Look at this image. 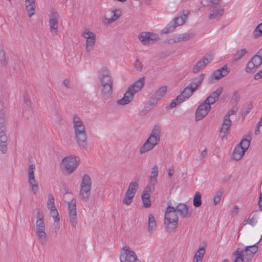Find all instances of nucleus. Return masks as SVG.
Returning <instances> with one entry per match:
<instances>
[{
	"instance_id": "nucleus-1",
	"label": "nucleus",
	"mask_w": 262,
	"mask_h": 262,
	"mask_svg": "<svg viewBox=\"0 0 262 262\" xmlns=\"http://www.w3.org/2000/svg\"><path fill=\"white\" fill-rule=\"evenodd\" d=\"M144 77H141L136 80L134 83L128 87V90L124 94L123 97L122 99L117 100V104L118 105H123L127 104L132 101L135 94L141 90L144 85Z\"/></svg>"
},
{
	"instance_id": "nucleus-2",
	"label": "nucleus",
	"mask_w": 262,
	"mask_h": 262,
	"mask_svg": "<svg viewBox=\"0 0 262 262\" xmlns=\"http://www.w3.org/2000/svg\"><path fill=\"white\" fill-rule=\"evenodd\" d=\"M160 127L158 125H155L149 138L140 148V154L142 155L154 148L160 142Z\"/></svg>"
},
{
	"instance_id": "nucleus-3",
	"label": "nucleus",
	"mask_w": 262,
	"mask_h": 262,
	"mask_svg": "<svg viewBox=\"0 0 262 262\" xmlns=\"http://www.w3.org/2000/svg\"><path fill=\"white\" fill-rule=\"evenodd\" d=\"M176 212L174 207L170 206L167 207L164 224L166 230L169 232L174 230L178 226V216Z\"/></svg>"
},
{
	"instance_id": "nucleus-4",
	"label": "nucleus",
	"mask_w": 262,
	"mask_h": 262,
	"mask_svg": "<svg viewBox=\"0 0 262 262\" xmlns=\"http://www.w3.org/2000/svg\"><path fill=\"white\" fill-rule=\"evenodd\" d=\"M204 79V75L201 74L198 77L195 78L194 80L191 82L189 84L186 86L180 95L179 96H182L181 99L183 101L185 99H188L197 89L198 86L201 84Z\"/></svg>"
},
{
	"instance_id": "nucleus-5",
	"label": "nucleus",
	"mask_w": 262,
	"mask_h": 262,
	"mask_svg": "<svg viewBox=\"0 0 262 262\" xmlns=\"http://www.w3.org/2000/svg\"><path fill=\"white\" fill-rule=\"evenodd\" d=\"M74 132L78 146L81 149L86 150L88 138L85 126L74 128Z\"/></svg>"
},
{
	"instance_id": "nucleus-6",
	"label": "nucleus",
	"mask_w": 262,
	"mask_h": 262,
	"mask_svg": "<svg viewBox=\"0 0 262 262\" xmlns=\"http://www.w3.org/2000/svg\"><path fill=\"white\" fill-rule=\"evenodd\" d=\"M119 258L121 262H141L135 252L128 246L121 248Z\"/></svg>"
},
{
	"instance_id": "nucleus-7",
	"label": "nucleus",
	"mask_w": 262,
	"mask_h": 262,
	"mask_svg": "<svg viewBox=\"0 0 262 262\" xmlns=\"http://www.w3.org/2000/svg\"><path fill=\"white\" fill-rule=\"evenodd\" d=\"M189 14V11L188 10H184L182 15L175 18L172 21H171L167 25L162 31L164 33L172 32L177 26L182 25L185 22Z\"/></svg>"
},
{
	"instance_id": "nucleus-8",
	"label": "nucleus",
	"mask_w": 262,
	"mask_h": 262,
	"mask_svg": "<svg viewBox=\"0 0 262 262\" xmlns=\"http://www.w3.org/2000/svg\"><path fill=\"white\" fill-rule=\"evenodd\" d=\"M91 180L88 174H84L80 184V195L82 199L86 201L89 197L90 194V190L91 189Z\"/></svg>"
},
{
	"instance_id": "nucleus-9",
	"label": "nucleus",
	"mask_w": 262,
	"mask_h": 262,
	"mask_svg": "<svg viewBox=\"0 0 262 262\" xmlns=\"http://www.w3.org/2000/svg\"><path fill=\"white\" fill-rule=\"evenodd\" d=\"M139 187V184L137 182H131L125 194L124 199H123L122 203L126 205H130L133 200L135 194Z\"/></svg>"
},
{
	"instance_id": "nucleus-10",
	"label": "nucleus",
	"mask_w": 262,
	"mask_h": 262,
	"mask_svg": "<svg viewBox=\"0 0 262 262\" xmlns=\"http://www.w3.org/2000/svg\"><path fill=\"white\" fill-rule=\"evenodd\" d=\"M81 36L86 39L85 50L88 52H91L93 49L96 42V35L95 33L89 31V29H85L81 33Z\"/></svg>"
},
{
	"instance_id": "nucleus-11",
	"label": "nucleus",
	"mask_w": 262,
	"mask_h": 262,
	"mask_svg": "<svg viewBox=\"0 0 262 262\" xmlns=\"http://www.w3.org/2000/svg\"><path fill=\"white\" fill-rule=\"evenodd\" d=\"M49 17L50 31L52 35H55L57 34L58 31L59 15L58 13L52 8L50 11Z\"/></svg>"
},
{
	"instance_id": "nucleus-12",
	"label": "nucleus",
	"mask_w": 262,
	"mask_h": 262,
	"mask_svg": "<svg viewBox=\"0 0 262 262\" xmlns=\"http://www.w3.org/2000/svg\"><path fill=\"white\" fill-rule=\"evenodd\" d=\"M79 161L78 157L70 156L64 158L62 162L69 173H71L77 167Z\"/></svg>"
},
{
	"instance_id": "nucleus-13",
	"label": "nucleus",
	"mask_w": 262,
	"mask_h": 262,
	"mask_svg": "<svg viewBox=\"0 0 262 262\" xmlns=\"http://www.w3.org/2000/svg\"><path fill=\"white\" fill-rule=\"evenodd\" d=\"M68 203L70 223L71 224V226L74 229H75L77 223L76 202L75 200L72 199Z\"/></svg>"
},
{
	"instance_id": "nucleus-14",
	"label": "nucleus",
	"mask_w": 262,
	"mask_h": 262,
	"mask_svg": "<svg viewBox=\"0 0 262 262\" xmlns=\"http://www.w3.org/2000/svg\"><path fill=\"white\" fill-rule=\"evenodd\" d=\"M35 164H33L29 165L28 169V183L30 186L33 192L34 193H36L38 190V185L35 178Z\"/></svg>"
},
{
	"instance_id": "nucleus-15",
	"label": "nucleus",
	"mask_w": 262,
	"mask_h": 262,
	"mask_svg": "<svg viewBox=\"0 0 262 262\" xmlns=\"http://www.w3.org/2000/svg\"><path fill=\"white\" fill-rule=\"evenodd\" d=\"M167 91V87L162 86L155 92L149 101V104L154 107L158 104V102L165 95Z\"/></svg>"
},
{
	"instance_id": "nucleus-16",
	"label": "nucleus",
	"mask_w": 262,
	"mask_h": 262,
	"mask_svg": "<svg viewBox=\"0 0 262 262\" xmlns=\"http://www.w3.org/2000/svg\"><path fill=\"white\" fill-rule=\"evenodd\" d=\"M211 106L203 102L198 107L195 112V119L199 121L205 117L210 111Z\"/></svg>"
},
{
	"instance_id": "nucleus-17",
	"label": "nucleus",
	"mask_w": 262,
	"mask_h": 262,
	"mask_svg": "<svg viewBox=\"0 0 262 262\" xmlns=\"http://www.w3.org/2000/svg\"><path fill=\"white\" fill-rule=\"evenodd\" d=\"M231 125V121L230 119V117L228 115L224 116V121L222 123V128L220 133V137L222 139H226L228 134V130Z\"/></svg>"
},
{
	"instance_id": "nucleus-18",
	"label": "nucleus",
	"mask_w": 262,
	"mask_h": 262,
	"mask_svg": "<svg viewBox=\"0 0 262 262\" xmlns=\"http://www.w3.org/2000/svg\"><path fill=\"white\" fill-rule=\"evenodd\" d=\"M229 71L226 66H224L222 68L214 71L211 75L210 83H214L213 80H219L228 75Z\"/></svg>"
},
{
	"instance_id": "nucleus-19",
	"label": "nucleus",
	"mask_w": 262,
	"mask_h": 262,
	"mask_svg": "<svg viewBox=\"0 0 262 262\" xmlns=\"http://www.w3.org/2000/svg\"><path fill=\"white\" fill-rule=\"evenodd\" d=\"M138 38L143 45H146L156 40L158 36L150 32H142L138 35Z\"/></svg>"
},
{
	"instance_id": "nucleus-20",
	"label": "nucleus",
	"mask_w": 262,
	"mask_h": 262,
	"mask_svg": "<svg viewBox=\"0 0 262 262\" xmlns=\"http://www.w3.org/2000/svg\"><path fill=\"white\" fill-rule=\"evenodd\" d=\"M259 241L253 245L247 246L244 250V254L245 259L250 262L253 258L255 253L258 251L257 244Z\"/></svg>"
},
{
	"instance_id": "nucleus-21",
	"label": "nucleus",
	"mask_w": 262,
	"mask_h": 262,
	"mask_svg": "<svg viewBox=\"0 0 262 262\" xmlns=\"http://www.w3.org/2000/svg\"><path fill=\"white\" fill-rule=\"evenodd\" d=\"M99 77L101 84H113V78L106 68L102 69L101 73Z\"/></svg>"
},
{
	"instance_id": "nucleus-22",
	"label": "nucleus",
	"mask_w": 262,
	"mask_h": 262,
	"mask_svg": "<svg viewBox=\"0 0 262 262\" xmlns=\"http://www.w3.org/2000/svg\"><path fill=\"white\" fill-rule=\"evenodd\" d=\"M223 91V88L220 87L211 94L203 101L205 103L210 106L214 104L219 99Z\"/></svg>"
},
{
	"instance_id": "nucleus-23",
	"label": "nucleus",
	"mask_w": 262,
	"mask_h": 262,
	"mask_svg": "<svg viewBox=\"0 0 262 262\" xmlns=\"http://www.w3.org/2000/svg\"><path fill=\"white\" fill-rule=\"evenodd\" d=\"M212 10L209 15V18L215 20H218L224 13V9L221 6H210Z\"/></svg>"
},
{
	"instance_id": "nucleus-24",
	"label": "nucleus",
	"mask_w": 262,
	"mask_h": 262,
	"mask_svg": "<svg viewBox=\"0 0 262 262\" xmlns=\"http://www.w3.org/2000/svg\"><path fill=\"white\" fill-rule=\"evenodd\" d=\"M212 59L211 55H208L202 59V60L199 61L196 64L193 68V72L197 73L201 70L203 69L205 66L208 64Z\"/></svg>"
},
{
	"instance_id": "nucleus-25",
	"label": "nucleus",
	"mask_w": 262,
	"mask_h": 262,
	"mask_svg": "<svg viewBox=\"0 0 262 262\" xmlns=\"http://www.w3.org/2000/svg\"><path fill=\"white\" fill-rule=\"evenodd\" d=\"M36 234L41 244L44 245L47 243L48 235L46 232V226L36 228Z\"/></svg>"
},
{
	"instance_id": "nucleus-26",
	"label": "nucleus",
	"mask_w": 262,
	"mask_h": 262,
	"mask_svg": "<svg viewBox=\"0 0 262 262\" xmlns=\"http://www.w3.org/2000/svg\"><path fill=\"white\" fill-rule=\"evenodd\" d=\"M175 210L182 217H189L191 215V213L188 211L187 206L184 203L179 204L176 208H175Z\"/></svg>"
},
{
	"instance_id": "nucleus-27",
	"label": "nucleus",
	"mask_w": 262,
	"mask_h": 262,
	"mask_svg": "<svg viewBox=\"0 0 262 262\" xmlns=\"http://www.w3.org/2000/svg\"><path fill=\"white\" fill-rule=\"evenodd\" d=\"M25 6L28 16L31 17L35 13V0H25Z\"/></svg>"
},
{
	"instance_id": "nucleus-28",
	"label": "nucleus",
	"mask_w": 262,
	"mask_h": 262,
	"mask_svg": "<svg viewBox=\"0 0 262 262\" xmlns=\"http://www.w3.org/2000/svg\"><path fill=\"white\" fill-rule=\"evenodd\" d=\"M121 11L120 10L116 9L112 11L111 17L107 18H105L103 20L105 25H109L115 21L121 15Z\"/></svg>"
},
{
	"instance_id": "nucleus-29",
	"label": "nucleus",
	"mask_w": 262,
	"mask_h": 262,
	"mask_svg": "<svg viewBox=\"0 0 262 262\" xmlns=\"http://www.w3.org/2000/svg\"><path fill=\"white\" fill-rule=\"evenodd\" d=\"M101 96L109 98L113 94V84H101Z\"/></svg>"
},
{
	"instance_id": "nucleus-30",
	"label": "nucleus",
	"mask_w": 262,
	"mask_h": 262,
	"mask_svg": "<svg viewBox=\"0 0 262 262\" xmlns=\"http://www.w3.org/2000/svg\"><path fill=\"white\" fill-rule=\"evenodd\" d=\"M245 152L242 146L237 145L232 152L231 158L235 161H238L243 157Z\"/></svg>"
},
{
	"instance_id": "nucleus-31",
	"label": "nucleus",
	"mask_w": 262,
	"mask_h": 262,
	"mask_svg": "<svg viewBox=\"0 0 262 262\" xmlns=\"http://www.w3.org/2000/svg\"><path fill=\"white\" fill-rule=\"evenodd\" d=\"M205 253V246L199 247L194 254L193 262H202Z\"/></svg>"
},
{
	"instance_id": "nucleus-32",
	"label": "nucleus",
	"mask_w": 262,
	"mask_h": 262,
	"mask_svg": "<svg viewBox=\"0 0 262 262\" xmlns=\"http://www.w3.org/2000/svg\"><path fill=\"white\" fill-rule=\"evenodd\" d=\"M45 223L43 219V213L41 211H38L36 215V220L35 222L36 228L45 227Z\"/></svg>"
},
{
	"instance_id": "nucleus-33",
	"label": "nucleus",
	"mask_w": 262,
	"mask_h": 262,
	"mask_svg": "<svg viewBox=\"0 0 262 262\" xmlns=\"http://www.w3.org/2000/svg\"><path fill=\"white\" fill-rule=\"evenodd\" d=\"M148 231L150 233H152L156 228L157 223L154 216L152 214L148 215Z\"/></svg>"
},
{
	"instance_id": "nucleus-34",
	"label": "nucleus",
	"mask_w": 262,
	"mask_h": 262,
	"mask_svg": "<svg viewBox=\"0 0 262 262\" xmlns=\"http://www.w3.org/2000/svg\"><path fill=\"white\" fill-rule=\"evenodd\" d=\"M8 138L6 135V127L3 123L0 124V142L7 143Z\"/></svg>"
},
{
	"instance_id": "nucleus-35",
	"label": "nucleus",
	"mask_w": 262,
	"mask_h": 262,
	"mask_svg": "<svg viewBox=\"0 0 262 262\" xmlns=\"http://www.w3.org/2000/svg\"><path fill=\"white\" fill-rule=\"evenodd\" d=\"M194 36L192 33H186L179 34L175 39L174 42H180L182 41H186Z\"/></svg>"
},
{
	"instance_id": "nucleus-36",
	"label": "nucleus",
	"mask_w": 262,
	"mask_h": 262,
	"mask_svg": "<svg viewBox=\"0 0 262 262\" xmlns=\"http://www.w3.org/2000/svg\"><path fill=\"white\" fill-rule=\"evenodd\" d=\"M235 255L234 262H243L244 261V250L240 248H237L234 253Z\"/></svg>"
},
{
	"instance_id": "nucleus-37",
	"label": "nucleus",
	"mask_w": 262,
	"mask_h": 262,
	"mask_svg": "<svg viewBox=\"0 0 262 262\" xmlns=\"http://www.w3.org/2000/svg\"><path fill=\"white\" fill-rule=\"evenodd\" d=\"M73 128L84 126L82 121L77 114L73 115Z\"/></svg>"
},
{
	"instance_id": "nucleus-38",
	"label": "nucleus",
	"mask_w": 262,
	"mask_h": 262,
	"mask_svg": "<svg viewBox=\"0 0 262 262\" xmlns=\"http://www.w3.org/2000/svg\"><path fill=\"white\" fill-rule=\"evenodd\" d=\"M246 53H247V51L245 49H242L237 50L233 55V60L234 61H237L240 60Z\"/></svg>"
},
{
	"instance_id": "nucleus-39",
	"label": "nucleus",
	"mask_w": 262,
	"mask_h": 262,
	"mask_svg": "<svg viewBox=\"0 0 262 262\" xmlns=\"http://www.w3.org/2000/svg\"><path fill=\"white\" fill-rule=\"evenodd\" d=\"M247 137H249V136L244 137L240 143L238 144V146H242L243 148L246 151L249 148L250 144V141L249 139H247Z\"/></svg>"
},
{
	"instance_id": "nucleus-40",
	"label": "nucleus",
	"mask_w": 262,
	"mask_h": 262,
	"mask_svg": "<svg viewBox=\"0 0 262 262\" xmlns=\"http://www.w3.org/2000/svg\"><path fill=\"white\" fill-rule=\"evenodd\" d=\"M193 204L196 207H199L201 205V194L200 192H195L193 200Z\"/></svg>"
},
{
	"instance_id": "nucleus-41",
	"label": "nucleus",
	"mask_w": 262,
	"mask_h": 262,
	"mask_svg": "<svg viewBox=\"0 0 262 262\" xmlns=\"http://www.w3.org/2000/svg\"><path fill=\"white\" fill-rule=\"evenodd\" d=\"M257 68L256 66L250 60L247 64L245 71L248 73H254Z\"/></svg>"
},
{
	"instance_id": "nucleus-42",
	"label": "nucleus",
	"mask_w": 262,
	"mask_h": 262,
	"mask_svg": "<svg viewBox=\"0 0 262 262\" xmlns=\"http://www.w3.org/2000/svg\"><path fill=\"white\" fill-rule=\"evenodd\" d=\"M47 205L49 209L56 207L54 203V198L52 194H49L48 195Z\"/></svg>"
},
{
	"instance_id": "nucleus-43",
	"label": "nucleus",
	"mask_w": 262,
	"mask_h": 262,
	"mask_svg": "<svg viewBox=\"0 0 262 262\" xmlns=\"http://www.w3.org/2000/svg\"><path fill=\"white\" fill-rule=\"evenodd\" d=\"M182 98V96H178L176 98L172 100L171 103H170L168 108H173L176 107L178 104L181 103L182 102H184L183 100L181 99Z\"/></svg>"
},
{
	"instance_id": "nucleus-44",
	"label": "nucleus",
	"mask_w": 262,
	"mask_h": 262,
	"mask_svg": "<svg viewBox=\"0 0 262 262\" xmlns=\"http://www.w3.org/2000/svg\"><path fill=\"white\" fill-rule=\"evenodd\" d=\"M50 214L54 218L55 223H58L59 222V217L58 212L56 207L53 209H50Z\"/></svg>"
},
{
	"instance_id": "nucleus-45",
	"label": "nucleus",
	"mask_w": 262,
	"mask_h": 262,
	"mask_svg": "<svg viewBox=\"0 0 262 262\" xmlns=\"http://www.w3.org/2000/svg\"><path fill=\"white\" fill-rule=\"evenodd\" d=\"M253 34L255 37H259L262 35V23L256 27L254 30Z\"/></svg>"
},
{
	"instance_id": "nucleus-46",
	"label": "nucleus",
	"mask_w": 262,
	"mask_h": 262,
	"mask_svg": "<svg viewBox=\"0 0 262 262\" xmlns=\"http://www.w3.org/2000/svg\"><path fill=\"white\" fill-rule=\"evenodd\" d=\"M246 221L247 224H248L250 225H252V226L255 225V224L256 223V215H252L251 214H250L249 216V217H248V219L246 220Z\"/></svg>"
},
{
	"instance_id": "nucleus-47",
	"label": "nucleus",
	"mask_w": 262,
	"mask_h": 262,
	"mask_svg": "<svg viewBox=\"0 0 262 262\" xmlns=\"http://www.w3.org/2000/svg\"><path fill=\"white\" fill-rule=\"evenodd\" d=\"M158 167L157 165H155L152 167L151 169L149 178H157L158 176Z\"/></svg>"
},
{
	"instance_id": "nucleus-48",
	"label": "nucleus",
	"mask_w": 262,
	"mask_h": 262,
	"mask_svg": "<svg viewBox=\"0 0 262 262\" xmlns=\"http://www.w3.org/2000/svg\"><path fill=\"white\" fill-rule=\"evenodd\" d=\"M223 193L221 191L216 192L213 199V204L214 205H217L221 201Z\"/></svg>"
},
{
	"instance_id": "nucleus-49",
	"label": "nucleus",
	"mask_w": 262,
	"mask_h": 262,
	"mask_svg": "<svg viewBox=\"0 0 262 262\" xmlns=\"http://www.w3.org/2000/svg\"><path fill=\"white\" fill-rule=\"evenodd\" d=\"M251 60L256 66L257 68H258L262 63V59L260 58V57L258 56L257 55L253 56Z\"/></svg>"
},
{
	"instance_id": "nucleus-50",
	"label": "nucleus",
	"mask_w": 262,
	"mask_h": 262,
	"mask_svg": "<svg viewBox=\"0 0 262 262\" xmlns=\"http://www.w3.org/2000/svg\"><path fill=\"white\" fill-rule=\"evenodd\" d=\"M151 191V189L150 187H146L143 190L142 193V199L144 198H147L148 199H150V194L149 192Z\"/></svg>"
},
{
	"instance_id": "nucleus-51",
	"label": "nucleus",
	"mask_w": 262,
	"mask_h": 262,
	"mask_svg": "<svg viewBox=\"0 0 262 262\" xmlns=\"http://www.w3.org/2000/svg\"><path fill=\"white\" fill-rule=\"evenodd\" d=\"M157 183V178H149V186L147 187H150V188L151 189V188L154 189L155 186L156 185Z\"/></svg>"
},
{
	"instance_id": "nucleus-52",
	"label": "nucleus",
	"mask_w": 262,
	"mask_h": 262,
	"mask_svg": "<svg viewBox=\"0 0 262 262\" xmlns=\"http://www.w3.org/2000/svg\"><path fill=\"white\" fill-rule=\"evenodd\" d=\"M143 206L145 208H148L151 206V201L150 199H148L147 198H144L142 199Z\"/></svg>"
},
{
	"instance_id": "nucleus-53",
	"label": "nucleus",
	"mask_w": 262,
	"mask_h": 262,
	"mask_svg": "<svg viewBox=\"0 0 262 262\" xmlns=\"http://www.w3.org/2000/svg\"><path fill=\"white\" fill-rule=\"evenodd\" d=\"M238 107L236 106H233L227 113L226 115H228L230 117V115L235 114L238 111Z\"/></svg>"
},
{
	"instance_id": "nucleus-54",
	"label": "nucleus",
	"mask_w": 262,
	"mask_h": 262,
	"mask_svg": "<svg viewBox=\"0 0 262 262\" xmlns=\"http://www.w3.org/2000/svg\"><path fill=\"white\" fill-rule=\"evenodd\" d=\"M0 150L2 154H5L7 150V143L0 142Z\"/></svg>"
},
{
	"instance_id": "nucleus-55",
	"label": "nucleus",
	"mask_w": 262,
	"mask_h": 262,
	"mask_svg": "<svg viewBox=\"0 0 262 262\" xmlns=\"http://www.w3.org/2000/svg\"><path fill=\"white\" fill-rule=\"evenodd\" d=\"M134 66L135 69L137 70L140 71L142 69V66L138 59L136 60Z\"/></svg>"
},
{
	"instance_id": "nucleus-56",
	"label": "nucleus",
	"mask_w": 262,
	"mask_h": 262,
	"mask_svg": "<svg viewBox=\"0 0 262 262\" xmlns=\"http://www.w3.org/2000/svg\"><path fill=\"white\" fill-rule=\"evenodd\" d=\"M221 0H208V3L210 6H220L219 5V2Z\"/></svg>"
},
{
	"instance_id": "nucleus-57",
	"label": "nucleus",
	"mask_w": 262,
	"mask_h": 262,
	"mask_svg": "<svg viewBox=\"0 0 262 262\" xmlns=\"http://www.w3.org/2000/svg\"><path fill=\"white\" fill-rule=\"evenodd\" d=\"M63 83L64 85L67 88H68V89H72V88L71 82L69 79H64L63 81Z\"/></svg>"
},
{
	"instance_id": "nucleus-58",
	"label": "nucleus",
	"mask_w": 262,
	"mask_h": 262,
	"mask_svg": "<svg viewBox=\"0 0 262 262\" xmlns=\"http://www.w3.org/2000/svg\"><path fill=\"white\" fill-rule=\"evenodd\" d=\"M5 57L4 52L3 51H0V60L3 62V64H5Z\"/></svg>"
},
{
	"instance_id": "nucleus-59",
	"label": "nucleus",
	"mask_w": 262,
	"mask_h": 262,
	"mask_svg": "<svg viewBox=\"0 0 262 262\" xmlns=\"http://www.w3.org/2000/svg\"><path fill=\"white\" fill-rule=\"evenodd\" d=\"M207 155V150L205 148L204 150H203L200 154V159H203Z\"/></svg>"
},
{
	"instance_id": "nucleus-60",
	"label": "nucleus",
	"mask_w": 262,
	"mask_h": 262,
	"mask_svg": "<svg viewBox=\"0 0 262 262\" xmlns=\"http://www.w3.org/2000/svg\"><path fill=\"white\" fill-rule=\"evenodd\" d=\"M262 77V70L254 75V79L258 80Z\"/></svg>"
},
{
	"instance_id": "nucleus-61",
	"label": "nucleus",
	"mask_w": 262,
	"mask_h": 262,
	"mask_svg": "<svg viewBox=\"0 0 262 262\" xmlns=\"http://www.w3.org/2000/svg\"><path fill=\"white\" fill-rule=\"evenodd\" d=\"M24 103L28 106H30L31 105V102L30 100L27 97L24 96Z\"/></svg>"
},
{
	"instance_id": "nucleus-62",
	"label": "nucleus",
	"mask_w": 262,
	"mask_h": 262,
	"mask_svg": "<svg viewBox=\"0 0 262 262\" xmlns=\"http://www.w3.org/2000/svg\"><path fill=\"white\" fill-rule=\"evenodd\" d=\"M238 208L237 206H235L231 211V214L232 215H235L238 212Z\"/></svg>"
},
{
	"instance_id": "nucleus-63",
	"label": "nucleus",
	"mask_w": 262,
	"mask_h": 262,
	"mask_svg": "<svg viewBox=\"0 0 262 262\" xmlns=\"http://www.w3.org/2000/svg\"><path fill=\"white\" fill-rule=\"evenodd\" d=\"M258 205L260 209V210L262 211V193L260 194L259 197Z\"/></svg>"
},
{
	"instance_id": "nucleus-64",
	"label": "nucleus",
	"mask_w": 262,
	"mask_h": 262,
	"mask_svg": "<svg viewBox=\"0 0 262 262\" xmlns=\"http://www.w3.org/2000/svg\"><path fill=\"white\" fill-rule=\"evenodd\" d=\"M174 173V169L173 167H171V168L168 169V176L169 177H171Z\"/></svg>"
}]
</instances>
